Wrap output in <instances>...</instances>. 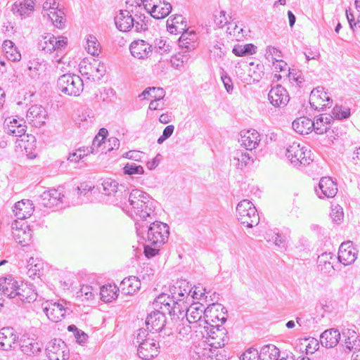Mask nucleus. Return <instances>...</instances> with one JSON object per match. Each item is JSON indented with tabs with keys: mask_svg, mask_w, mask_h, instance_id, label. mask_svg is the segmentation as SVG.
<instances>
[{
	"mask_svg": "<svg viewBox=\"0 0 360 360\" xmlns=\"http://www.w3.org/2000/svg\"><path fill=\"white\" fill-rule=\"evenodd\" d=\"M107 203L120 207L136 220L150 217L153 213V201L150 195L139 189L131 192L123 184L111 178L101 179L96 185Z\"/></svg>",
	"mask_w": 360,
	"mask_h": 360,
	"instance_id": "obj_1",
	"label": "nucleus"
},
{
	"mask_svg": "<svg viewBox=\"0 0 360 360\" xmlns=\"http://www.w3.org/2000/svg\"><path fill=\"white\" fill-rule=\"evenodd\" d=\"M153 204H154L153 202ZM150 215V217H146V219H143L141 221L134 219L136 233L143 238V235L146 233L147 241L150 245L161 246L168 240L169 235V226L165 223L158 221L152 222L155 218L154 205H153V213Z\"/></svg>",
	"mask_w": 360,
	"mask_h": 360,
	"instance_id": "obj_2",
	"label": "nucleus"
},
{
	"mask_svg": "<svg viewBox=\"0 0 360 360\" xmlns=\"http://www.w3.org/2000/svg\"><path fill=\"white\" fill-rule=\"evenodd\" d=\"M108 134V131L105 128L100 129L94 137L91 147L79 148L76 151L70 153L68 158H84L90 153L101 155L117 150L120 146L119 139L114 136L106 139Z\"/></svg>",
	"mask_w": 360,
	"mask_h": 360,
	"instance_id": "obj_3",
	"label": "nucleus"
},
{
	"mask_svg": "<svg viewBox=\"0 0 360 360\" xmlns=\"http://www.w3.org/2000/svg\"><path fill=\"white\" fill-rule=\"evenodd\" d=\"M224 309V307L221 304L213 303L205 307L201 303H193L187 307L186 311V321L188 323H198L199 327L209 328L208 318H212V312L214 311H221Z\"/></svg>",
	"mask_w": 360,
	"mask_h": 360,
	"instance_id": "obj_4",
	"label": "nucleus"
},
{
	"mask_svg": "<svg viewBox=\"0 0 360 360\" xmlns=\"http://www.w3.org/2000/svg\"><path fill=\"white\" fill-rule=\"evenodd\" d=\"M39 205L53 211L64 209L69 206L70 202L65 195L63 187L51 188L45 191L39 196Z\"/></svg>",
	"mask_w": 360,
	"mask_h": 360,
	"instance_id": "obj_5",
	"label": "nucleus"
},
{
	"mask_svg": "<svg viewBox=\"0 0 360 360\" xmlns=\"http://www.w3.org/2000/svg\"><path fill=\"white\" fill-rule=\"evenodd\" d=\"M57 86L68 96H78L84 89V82L79 75L68 73L59 77Z\"/></svg>",
	"mask_w": 360,
	"mask_h": 360,
	"instance_id": "obj_6",
	"label": "nucleus"
},
{
	"mask_svg": "<svg viewBox=\"0 0 360 360\" xmlns=\"http://www.w3.org/2000/svg\"><path fill=\"white\" fill-rule=\"evenodd\" d=\"M238 220L248 228L259 223V217L253 203L249 200H241L236 207Z\"/></svg>",
	"mask_w": 360,
	"mask_h": 360,
	"instance_id": "obj_7",
	"label": "nucleus"
},
{
	"mask_svg": "<svg viewBox=\"0 0 360 360\" xmlns=\"http://www.w3.org/2000/svg\"><path fill=\"white\" fill-rule=\"evenodd\" d=\"M68 44V38L63 36L56 37L53 34L46 33L39 39L38 48L46 53H51L53 51L63 53Z\"/></svg>",
	"mask_w": 360,
	"mask_h": 360,
	"instance_id": "obj_8",
	"label": "nucleus"
},
{
	"mask_svg": "<svg viewBox=\"0 0 360 360\" xmlns=\"http://www.w3.org/2000/svg\"><path fill=\"white\" fill-rule=\"evenodd\" d=\"M79 68L82 75L88 76L87 78L93 81H99L106 71L104 63L96 59L89 63L83 60L79 63Z\"/></svg>",
	"mask_w": 360,
	"mask_h": 360,
	"instance_id": "obj_9",
	"label": "nucleus"
},
{
	"mask_svg": "<svg viewBox=\"0 0 360 360\" xmlns=\"http://www.w3.org/2000/svg\"><path fill=\"white\" fill-rule=\"evenodd\" d=\"M50 360H68L70 356L68 346L61 339L51 340L46 348Z\"/></svg>",
	"mask_w": 360,
	"mask_h": 360,
	"instance_id": "obj_10",
	"label": "nucleus"
},
{
	"mask_svg": "<svg viewBox=\"0 0 360 360\" xmlns=\"http://www.w3.org/2000/svg\"><path fill=\"white\" fill-rule=\"evenodd\" d=\"M41 307L47 318L54 323L61 321L65 318L68 309L63 303L53 300L45 301Z\"/></svg>",
	"mask_w": 360,
	"mask_h": 360,
	"instance_id": "obj_11",
	"label": "nucleus"
},
{
	"mask_svg": "<svg viewBox=\"0 0 360 360\" xmlns=\"http://www.w3.org/2000/svg\"><path fill=\"white\" fill-rule=\"evenodd\" d=\"M12 234L18 244L26 246L32 239V231L27 222L15 220L12 223Z\"/></svg>",
	"mask_w": 360,
	"mask_h": 360,
	"instance_id": "obj_12",
	"label": "nucleus"
},
{
	"mask_svg": "<svg viewBox=\"0 0 360 360\" xmlns=\"http://www.w3.org/2000/svg\"><path fill=\"white\" fill-rule=\"evenodd\" d=\"M309 103L312 108L319 110V108L323 109V107L332 104L333 100L328 93L324 91L323 86H318L311 91Z\"/></svg>",
	"mask_w": 360,
	"mask_h": 360,
	"instance_id": "obj_13",
	"label": "nucleus"
},
{
	"mask_svg": "<svg viewBox=\"0 0 360 360\" xmlns=\"http://www.w3.org/2000/svg\"><path fill=\"white\" fill-rule=\"evenodd\" d=\"M268 99L275 107L285 106L289 102L290 96L287 90L280 84L272 87L268 94Z\"/></svg>",
	"mask_w": 360,
	"mask_h": 360,
	"instance_id": "obj_14",
	"label": "nucleus"
},
{
	"mask_svg": "<svg viewBox=\"0 0 360 360\" xmlns=\"http://www.w3.org/2000/svg\"><path fill=\"white\" fill-rule=\"evenodd\" d=\"M46 118L47 112L41 105H32L27 112V121L35 127H40L44 125Z\"/></svg>",
	"mask_w": 360,
	"mask_h": 360,
	"instance_id": "obj_15",
	"label": "nucleus"
},
{
	"mask_svg": "<svg viewBox=\"0 0 360 360\" xmlns=\"http://www.w3.org/2000/svg\"><path fill=\"white\" fill-rule=\"evenodd\" d=\"M27 126L23 118L8 117L4 121L5 131L10 135L21 137L26 132Z\"/></svg>",
	"mask_w": 360,
	"mask_h": 360,
	"instance_id": "obj_16",
	"label": "nucleus"
},
{
	"mask_svg": "<svg viewBox=\"0 0 360 360\" xmlns=\"http://www.w3.org/2000/svg\"><path fill=\"white\" fill-rule=\"evenodd\" d=\"M166 322L165 313L159 309H155L154 311L149 314L146 320L147 330H153L155 333L162 331Z\"/></svg>",
	"mask_w": 360,
	"mask_h": 360,
	"instance_id": "obj_17",
	"label": "nucleus"
},
{
	"mask_svg": "<svg viewBox=\"0 0 360 360\" xmlns=\"http://www.w3.org/2000/svg\"><path fill=\"white\" fill-rule=\"evenodd\" d=\"M21 351L28 356H38L41 353L44 345L40 341L34 338L23 336L20 341Z\"/></svg>",
	"mask_w": 360,
	"mask_h": 360,
	"instance_id": "obj_18",
	"label": "nucleus"
},
{
	"mask_svg": "<svg viewBox=\"0 0 360 360\" xmlns=\"http://www.w3.org/2000/svg\"><path fill=\"white\" fill-rule=\"evenodd\" d=\"M260 134L255 129L243 130L240 133V139L238 142L246 150H252L255 148L259 143Z\"/></svg>",
	"mask_w": 360,
	"mask_h": 360,
	"instance_id": "obj_19",
	"label": "nucleus"
},
{
	"mask_svg": "<svg viewBox=\"0 0 360 360\" xmlns=\"http://www.w3.org/2000/svg\"><path fill=\"white\" fill-rule=\"evenodd\" d=\"M337 192V184L329 176L322 177L319 183V190L316 189V193L320 198H333Z\"/></svg>",
	"mask_w": 360,
	"mask_h": 360,
	"instance_id": "obj_20",
	"label": "nucleus"
},
{
	"mask_svg": "<svg viewBox=\"0 0 360 360\" xmlns=\"http://www.w3.org/2000/svg\"><path fill=\"white\" fill-rule=\"evenodd\" d=\"M159 343L154 339H148L139 345L137 354L143 359L148 360L157 356L159 354Z\"/></svg>",
	"mask_w": 360,
	"mask_h": 360,
	"instance_id": "obj_21",
	"label": "nucleus"
},
{
	"mask_svg": "<svg viewBox=\"0 0 360 360\" xmlns=\"http://www.w3.org/2000/svg\"><path fill=\"white\" fill-rule=\"evenodd\" d=\"M131 55L138 59H146L150 56L153 46L144 40H136L129 46Z\"/></svg>",
	"mask_w": 360,
	"mask_h": 360,
	"instance_id": "obj_22",
	"label": "nucleus"
},
{
	"mask_svg": "<svg viewBox=\"0 0 360 360\" xmlns=\"http://www.w3.org/2000/svg\"><path fill=\"white\" fill-rule=\"evenodd\" d=\"M131 13H134V10L131 12L127 10H121L115 17V23L116 27L122 32L129 31L134 25V18Z\"/></svg>",
	"mask_w": 360,
	"mask_h": 360,
	"instance_id": "obj_23",
	"label": "nucleus"
},
{
	"mask_svg": "<svg viewBox=\"0 0 360 360\" xmlns=\"http://www.w3.org/2000/svg\"><path fill=\"white\" fill-rule=\"evenodd\" d=\"M34 210L32 201L28 199H23L17 202L14 206L13 211L17 217V220H23L31 217Z\"/></svg>",
	"mask_w": 360,
	"mask_h": 360,
	"instance_id": "obj_24",
	"label": "nucleus"
},
{
	"mask_svg": "<svg viewBox=\"0 0 360 360\" xmlns=\"http://www.w3.org/2000/svg\"><path fill=\"white\" fill-rule=\"evenodd\" d=\"M357 258L356 250L349 245V242L342 243L339 248L338 260L344 265H349Z\"/></svg>",
	"mask_w": 360,
	"mask_h": 360,
	"instance_id": "obj_25",
	"label": "nucleus"
},
{
	"mask_svg": "<svg viewBox=\"0 0 360 360\" xmlns=\"http://www.w3.org/2000/svg\"><path fill=\"white\" fill-rule=\"evenodd\" d=\"M17 336L12 328L6 327L0 330V349L8 351L15 343Z\"/></svg>",
	"mask_w": 360,
	"mask_h": 360,
	"instance_id": "obj_26",
	"label": "nucleus"
},
{
	"mask_svg": "<svg viewBox=\"0 0 360 360\" xmlns=\"http://www.w3.org/2000/svg\"><path fill=\"white\" fill-rule=\"evenodd\" d=\"M208 326L209 328H205L204 329L210 338L216 340L214 344H217L219 347L224 346L228 338L225 329L221 326L217 325L214 326L209 323Z\"/></svg>",
	"mask_w": 360,
	"mask_h": 360,
	"instance_id": "obj_27",
	"label": "nucleus"
},
{
	"mask_svg": "<svg viewBox=\"0 0 360 360\" xmlns=\"http://www.w3.org/2000/svg\"><path fill=\"white\" fill-rule=\"evenodd\" d=\"M196 34L193 31L184 32L179 39V46L182 49L183 53H188L196 47Z\"/></svg>",
	"mask_w": 360,
	"mask_h": 360,
	"instance_id": "obj_28",
	"label": "nucleus"
},
{
	"mask_svg": "<svg viewBox=\"0 0 360 360\" xmlns=\"http://www.w3.org/2000/svg\"><path fill=\"white\" fill-rule=\"evenodd\" d=\"M340 333L337 329L326 330L320 336L322 346L326 348H332L337 345L340 339Z\"/></svg>",
	"mask_w": 360,
	"mask_h": 360,
	"instance_id": "obj_29",
	"label": "nucleus"
},
{
	"mask_svg": "<svg viewBox=\"0 0 360 360\" xmlns=\"http://www.w3.org/2000/svg\"><path fill=\"white\" fill-rule=\"evenodd\" d=\"M292 129L300 134H308L313 131L314 123L307 117H300L295 120L292 123Z\"/></svg>",
	"mask_w": 360,
	"mask_h": 360,
	"instance_id": "obj_30",
	"label": "nucleus"
},
{
	"mask_svg": "<svg viewBox=\"0 0 360 360\" xmlns=\"http://www.w3.org/2000/svg\"><path fill=\"white\" fill-rule=\"evenodd\" d=\"M34 8V2L33 0H23L20 2H15L12 6V11L14 14H18L22 18L29 16Z\"/></svg>",
	"mask_w": 360,
	"mask_h": 360,
	"instance_id": "obj_31",
	"label": "nucleus"
},
{
	"mask_svg": "<svg viewBox=\"0 0 360 360\" xmlns=\"http://www.w3.org/2000/svg\"><path fill=\"white\" fill-rule=\"evenodd\" d=\"M187 285L184 281H177L175 285L170 288L172 297L175 301L184 302L191 294V290L186 289L184 287Z\"/></svg>",
	"mask_w": 360,
	"mask_h": 360,
	"instance_id": "obj_32",
	"label": "nucleus"
},
{
	"mask_svg": "<svg viewBox=\"0 0 360 360\" xmlns=\"http://www.w3.org/2000/svg\"><path fill=\"white\" fill-rule=\"evenodd\" d=\"M18 286L17 282L11 278H0V290L3 295L9 298H17L15 289H17Z\"/></svg>",
	"mask_w": 360,
	"mask_h": 360,
	"instance_id": "obj_33",
	"label": "nucleus"
},
{
	"mask_svg": "<svg viewBox=\"0 0 360 360\" xmlns=\"http://www.w3.org/2000/svg\"><path fill=\"white\" fill-rule=\"evenodd\" d=\"M15 290V295H17L16 300L22 302L30 303L37 299V294L32 288L26 284L21 286L18 285Z\"/></svg>",
	"mask_w": 360,
	"mask_h": 360,
	"instance_id": "obj_34",
	"label": "nucleus"
},
{
	"mask_svg": "<svg viewBox=\"0 0 360 360\" xmlns=\"http://www.w3.org/2000/svg\"><path fill=\"white\" fill-rule=\"evenodd\" d=\"M172 8V5L168 2L163 1L162 6L153 2L151 10L148 13L155 19H163L170 13Z\"/></svg>",
	"mask_w": 360,
	"mask_h": 360,
	"instance_id": "obj_35",
	"label": "nucleus"
},
{
	"mask_svg": "<svg viewBox=\"0 0 360 360\" xmlns=\"http://www.w3.org/2000/svg\"><path fill=\"white\" fill-rule=\"evenodd\" d=\"M186 309L187 305L184 304V302L174 300L168 310L167 314L172 316V320L184 321L186 319Z\"/></svg>",
	"mask_w": 360,
	"mask_h": 360,
	"instance_id": "obj_36",
	"label": "nucleus"
},
{
	"mask_svg": "<svg viewBox=\"0 0 360 360\" xmlns=\"http://www.w3.org/2000/svg\"><path fill=\"white\" fill-rule=\"evenodd\" d=\"M173 302H174V300L171 296L166 294H161L155 300L153 305L155 309H159L160 311L166 314Z\"/></svg>",
	"mask_w": 360,
	"mask_h": 360,
	"instance_id": "obj_37",
	"label": "nucleus"
},
{
	"mask_svg": "<svg viewBox=\"0 0 360 360\" xmlns=\"http://www.w3.org/2000/svg\"><path fill=\"white\" fill-rule=\"evenodd\" d=\"M259 354L260 360H278L280 357V351L274 345H266L261 348Z\"/></svg>",
	"mask_w": 360,
	"mask_h": 360,
	"instance_id": "obj_38",
	"label": "nucleus"
},
{
	"mask_svg": "<svg viewBox=\"0 0 360 360\" xmlns=\"http://www.w3.org/2000/svg\"><path fill=\"white\" fill-rule=\"evenodd\" d=\"M119 288L114 285H103L100 289L101 299L105 302H112L117 297Z\"/></svg>",
	"mask_w": 360,
	"mask_h": 360,
	"instance_id": "obj_39",
	"label": "nucleus"
},
{
	"mask_svg": "<svg viewBox=\"0 0 360 360\" xmlns=\"http://www.w3.org/2000/svg\"><path fill=\"white\" fill-rule=\"evenodd\" d=\"M332 119V116L330 115L326 117L321 115L319 117L316 118V120L312 121V122L314 123L313 131L317 134H323L328 132Z\"/></svg>",
	"mask_w": 360,
	"mask_h": 360,
	"instance_id": "obj_40",
	"label": "nucleus"
},
{
	"mask_svg": "<svg viewBox=\"0 0 360 360\" xmlns=\"http://www.w3.org/2000/svg\"><path fill=\"white\" fill-rule=\"evenodd\" d=\"M347 334V338L345 340V346L348 352L357 351L360 347L359 340L354 330H347V333L343 332V336Z\"/></svg>",
	"mask_w": 360,
	"mask_h": 360,
	"instance_id": "obj_41",
	"label": "nucleus"
},
{
	"mask_svg": "<svg viewBox=\"0 0 360 360\" xmlns=\"http://www.w3.org/2000/svg\"><path fill=\"white\" fill-rule=\"evenodd\" d=\"M256 49L257 47L252 44H236L233 46L232 52L238 57H243L255 53Z\"/></svg>",
	"mask_w": 360,
	"mask_h": 360,
	"instance_id": "obj_42",
	"label": "nucleus"
},
{
	"mask_svg": "<svg viewBox=\"0 0 360 360\" xmlns=\"http://www.w3.org/2000/svg\"><path fill=\"white\" fill-rule=\"evenodd\" d=\"M122 285H127V290L125 291L127 294H132L141 288V282L138 277L130 276L127 278H124L122 283Z\"/></svg>",
	"mask_w": 360,
	"mask_h": 360,
	"instance_id": "obj_43",
	"label": "nucleus"
},
{
	"mask_svg": "<svg viewBox=\"0 0 360 360\" xmlns=\"http://www.w3.org/2000/svg\"><path fill=\"white\" fill-rule=\"evenodd\" d=\"M86 45L87 46L86 49L89 53H91L93 56L99 55L101 52L100 44L96 37L89 35L87 38Z\"/></svg>",
	"mask_w": 360,
	"mask_h": 360,
	"instance_id": "obj_44",
	"label": "nucleus"
},
{
	"mask_svg": "<svg viewBox=\"0 0 360 360\" xmlns=\"http://www.w3.org/2000/svg\"><path fill=\"white\" fill-rule=\"evenodd\" d=\"M49 15L56 27L63 28L65 26V14L61 10H58V11H51Z\"/></svg>",
	"mask_w": 360,
	"mask_h": 360,
	"instance_id": "obj_45",
	"label": "nucleus"
},
{
	"mask_svg": "<svg viewBox=\"0 0 360 360\" xmlns=\"http://www.w3.org/2000/svg\"><path fill=\"white\" fill-rule=\"evenodd\" d=\"M214 23L218 27H223L226 25H231V21H233L232 17H226V12L224 11H219L217 14L214 15Z\"/></svg>",
	"mask_w": 360,
	"mask_h": 360,
	"instance_id": "obj_46",
	"label": "nucleus"
},
{
	"mask_svg": "<svg viewBox=\"0 0 360 360\" xmlns=\"http://www.w3.org/2000/svg\"><path fill=\"white\" fill-rule=\"evenodd\" d=\"M124 173L130 176L136 174H142L144 172L143 168L141 165H137L135 163H127L123 168Z\"/></svg>",
	"mask_w": 360,
	"mask_h": 360,
	"instance_id": "obj_47",
	"label": "nucleus"
},
{
	"mask_svg": "<svg viewBox=\"0 0 360 360\" xmlns=\"http://www.w3.org/2000/svg\"><path fill=\"white\" fill-rule=\"evenodd\" d=\"M333 115L335 118L338 120L347 119L350 116V110L349 108H344L341 106L336 105L333 109Z\"/></svg>",
	"mask_w": 360,
	"mask_h": 360,
	"instance_id": "obj_48",
	"label": "nucleus"
},
{
	"mask_svg": "<svg viewBox=\"0 0 360 360\" xmlns=\"http://www.w3.org/2000/svg\"><path fill=\"white\" fill-rule=\"evenodd\" d=\"M240 360H260V354L255 348L248 349L240 358Z\"/></svg>",
	"mask_w": 360,
	"mask_h": 360,
	"instance_id": "obj_49",
	"label": "nucleus"
},
{
	"mask_svg": "<svg viewBox=\"0 0 360 360\" xmlns=\"http://www.w3.org/2000/svg\"><path fill=\"white\" fill-rule=\"evenodd\" d=\"M266 58L268 60H271L273 63L280 58H281V52L277 48L274 46H268L266 52Z\"/></svg>",
	"mask_w": 360,
	"mask_h": 360,
	"instance_id": "obj_50",
	"label": "nucleus"
},
{
	"mask_svg": "<svg viewBox=\"0 0 360 360\" xmlns=\"http://www.w3.org/2000/svg\"><path fill=\"white\" fill-rule=\"evenodd\" d=\"M330 215L333 221L336 223H340L344 217L342 207L338 205H335L334 207L332 208Z\"/></svg>",
	"mask_w": 360,
	"mask_h": 360,
	"instance_id": "obj_51",
	"label": "nucleus"
},
{
	"mask_svg": "<svg viewBox=\"0 0 360 360\" xmlns=\"http://www.w3.org/2000/svg\"><path fill=\"white\" fill-rule=\"evenodd\" d=\"M187 323L188 321H186V319L179 321L176 330L180 337L184 338L191 332V327Z\"/></svg>",
	"mask_w": 360,
	"mask_h": 360,
	"instance_id": "obj_52",
	"label": "nucleus"
},
{
	"mask_svg": "<svg viewBox=\"0 0 360 360\" xmlns=\"http://www.w3.org/2000/svg\"><path fill=\"white\" fill-rule=\"evenodd\" d=\"M288 77L290 79L295 81L300 87H301L302 84L304 82V79L302 73L295 70H289Z\"/></svg>",
	"mask_w": 360,
	"mask_h": 360,
	"instance_id": "obj_53",
	"label": "nucleus"
},
{
	"mask_svg": "<svg viewBox=\"0 0 360 360\" xmlns=\"http://www.w3.org/2000/svg\"><path fill=\"white\" fill-rule=\"evenodd\" d=\"M148 339H153L150 338V335L147 332L145 329H139L138 330L136 338V342L139 344V345H141L143 342H145L146 340H148Z\"/></svg>",
	"mask_w": 360,
	"mask_h": 360,
	"instance_id": "obj_54",
	"label": "nucleus"
},
{
	"mask_svg": "<svg viewBox=\"0 0 360 360\" xmlns=\"http://www.w3.org/2000/svg\"><path fill=\"white\" fill-rule=\"evenodd\" d=\"M223 72L221 74V78L223 82L224 86L229 94L232 93L233 90V86L232 83V80L229 76L227 75L226 72H224V70H222Z\"/></svg>",
	"mask_w": 360,
	"mask_h": 360,
	"instance_id": "obj_55",
	"label": "nucleus"
},
{
	"mask_svg": "<svg viewBox=\"0 0 360 360\" xmlns=\"http://www.w3.org/2000/svg\"><path fill=\"white\" fill-rule=\"evenodd\" d=\"M155 49L156 52L162 54L163 53H167L170 51V46L166 44V41L162 39H159L155 42Z\"/></svg>",
	"mask_w": 360,
	"mask_h": 360,
	"instance_id": "obj_56",
	"label": "nucleus"
},
{
	"mask_svg": "<svg viewBox=\"0 0 360 360\" xmlns=\"http://www.w3.org/2000/svg\"><path fill=\"white\" fill-rule=\"evenodd\" d=\"M232 23L231 22V25H228L227 27V33L230 35H233L236 37H240V34H242L241 37L243 36V29L242 27H240L236 24H235L233 26H232Z\"/></svg>",
	"mask_w": 360,
	"mask_h": 360,
	"instance_id": "obj_57",
	"label": "nucleus"
},
{
	"mask_svg": "<svg viewBox=\"0 0 360 360\" xmlns=\"http://www.w3.org/2000/svg\"><path fill=\"white\" fill-rule=\"evenodd\" d=\"M6 56L9 60L13 62L19 61L21 58V54L15 48L11 50H6Z\"/></svg>",
	"mask_w": 360,
	"mask_h": 360,
	"instance_id": "obj_58",
	"label": "nucleus"
},
{
	"mask_svg": "<svg viewBox=\"0 0 360 360\" xmlns=\"http://www.w3.org/2000/svg\"><path fill=\"white\" fill-rule=\"evenodd\" d=\"M250 160L251 159H232L231 164L236 167L237 169L242 170L250 164Z\"/></svg>",
	"mask_w": 360,
	"mask_h": 360,
	"instance_id": "obj_59",
	"label": "nucleus"
},
{
	"mask_svg": "<svg viewBox=\"0 0 360 360\" xmlns=\"http://www.w3.org/2000/svg\"><path fill=\"white\" fill-rule=\"evenodd\" d=\"M151 93V98L154 100H162L165 96V91L161 87H152Z\"/></svg>",
	"mask_w": 360,
	"mask_h": 360,
	"instance_id": "obj_60",
	"label": "nucleus"
},
{
	"mask_svg": "<svg viewBox=\"0 0 360 360\" xmlns=\"http://www.w3.org/2000/svg\"><path fill=\"white\" fill-rule=\"evenodd\" d=\"M154 246H155L154 248H151L148 245L144 246V254L146 257L151 258V257L155 256L158 253V252L160 250L159 248L160 246H158V245H154Z\"/></svg>",
	"mask_w": 360,
	"mask_h": 360,
	"instance_id": "obj_61",
	"label": "nucleus"
},
{
	"mask_svg": "<svg viewBox=\"0 0 360 360\" xmlns=\"http://www.w3.org/2000/svg\"><path fill=\"white\" fill-rule=\"evenodd\" d=\"M318 269L324 274H330L335 271L333 262L318 264Z\"/></svg>",
	"mask_w": 360,
	"mask_h": 360,
	"instance_id": "obj_62",
	"label": "nucleus"
},
{
	"mask_svg": "<svg viewBox=\"0 0 360 360\" xmlns=\"http://www.w3.org/2000/svg\"><path fill=\"white\" fill-rule=\"evenodd\" d=\"M335 255L330 252H324L318 257V264L332 262L331 260H335Z\"/></svg>",
	"mask_w": 360,
	"mask_h": 360,
	"instance_id": "obj_63",
	"label": "nucleus"
},
{
	"mask_svg": "<svg viewBox=\"0 0 360 360\" xmlns=\"http://www.w3.org/2000/svg\"><path fill=\"white\" fill-rule=\"evenodd\" d=\"M92 291L93 288L89 285L83 286L80 290L82 296H84V298L86 300L92 299L94 297V294Z\"/></svg>",
	"mask_w": 360,
	"mask_h": 360,
	"instance_id": "obj_64",
	"label": "nucleus"
}]
</instances>
